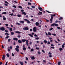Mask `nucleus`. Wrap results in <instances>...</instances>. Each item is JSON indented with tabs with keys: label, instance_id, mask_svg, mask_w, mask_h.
Segmentation results:
<instances>
[{
	"label": "nucleus",
	"instance_id": "1",
	"mask_svg": "<svg viewBox=\"0 0 65 65\" xmlns=\"http://www.w3.org/2000/svg\"><path fill=\"white\" fill-rule=\"evenodd\" d=\"M55 26H58V24H56L55 23H54L51 25V26H52L53 27H55Z\"/></svg>",
	"mask_w": 65,
	"mask_h": 65
},
{
	"label": "nucleus",
	"instance_id": "2",
	"mask_svg": "<svg viewBox=\"0 0 65 65\" xmlns=\"http://www.w3.org/2000/svg\"><path fill=\"white\" fill-rule=\"evenodd\" d=\"M23 29L25 30H29V28L27 27H25L24 28H23Z\"/></svg>",
	"mask_w": 65,
	"mask_h": 65
},
{
	"label": "nucleus",
	"instance_id": "3",
	"mask_svg": "<svg viewBox=\"0 0 65 65\" xmlns=\"http://www.w3.org/2000/svg\"><path fill=\"white\" fill-rule=\"evenodd\" d=\"M24 21H27V23H28V24H29L30 23V22L29 21V20L27 19H24Z\"/></svg>",
	"mask_w": 65,
	"mask_h": 65
},
{
	"label": "nucleus",
	"instance_id": "4",
	"mask_svg": "<svg viewBox=\"0 0 65 65\" xmlns=\"http://www.w3.org/2000/svg\"><path fill=\"white\" fill-rule=\"evenodd\" d=\"M0 30H2V31H4L5 30V28L3 27H2L0 28Z\"/></svg>",
	"mask_w": 65,
	"mask_h": 65
},
{
	"label": "nucleus",
	"instance_id": "5",
	"mask_svg": "<svg viewBox=\"0 0 65 65\" xmlns=\"http://www.w3.org/2000/svg\"><path fill=\"white\" fill-rule=\"evenodd\" d=\"M36 30H37V28L36 27H35L33 28V31L34 32H36Z\"/></svg>",
	"mask_w": 65,
	"mask_h": 65
},
{
	"label": "nucleus",
	"instance_id": "6",
	"mask_svg": "<svg viewBox=\"0 0 65 65\" xmlns=\"http://www.w3.org/2000/svg\"><path fill=\"white\" fill-rule=\"evenodd\" d=\"M38 9H39L40 11H42V9H42V8L41 7H39Z\"/></svg>",
	"mask_w": 65,
	"mask_h": 65
},
{
	"label": "nucleus",
	"instance_id": "7",
	"mask_svg": "<svg viewBox=\"0 0 65 65\" xmlns=\"http://www.w3.org/2000/svg\"><path fill=\"white\" fill-rule=\"evenodd\" d=\"M15 50L17 52H19V49L18 48H15Z\"/></svg>",
	"mask_w": 65,
	"mask_h": 65
},
{
	"label": "nucleus",
	"instance_id": "8",
	"mask_svg": "<svg viewBox=\"0 0 65 65\" xmlns=\"http://www.w3.org/2000/svg\"><path fill=\"white\" fill-rule=\"evenodd\" d=\"M2 59L3 60H5V55H4L3 56Z\"/></svg>",
	"mask_w": 65,
	"mask_h": 65
},
{
	"label": "nucleus",
	"instance_id": "9",
	"mask_svg": "<svg viewBox=\"0 0 65 65\" xmlns=\"http://www.w3.org/2000/svg\"><path fill=\"white\" fill-rule=\"evenodd\" d=\"M9 15H11V16H12V15H13V16H14V17H15L16 15H13V13H11V14H9Z\"/></svg>",
	"mask_w": 65,
	"mask_h": 65
},
{
	"label": "nucleus",
	"instance_id": "10",
	"mask_svg": "<svg viewBox=\"0 0 65 65\" xmlns=\"http://www.w3.org/2000/svg\"><path fill=\"white\" fill-rule=\"evenodd\" d=\"M13 40H16V41H17V40H18V39L17 38H13Z\"/></svg>",
	"mask_w": 65,
	"mask_h": 65
},
{
	"label": "nucleus",
	"instance_id": "11",
	"mask_svg": "<svg viewBox=\"0 0 65 65\" xmlns=\"http://www.w3.org/2000/svg\"><path fill=\"white\" fill-rule=\"evenodd\" d=\"M26 43L27 45H29V43H28V40H26Z\"/></svg>",
	"mask_w": 65,
	"mask_h": 65
},
{
	"label": "nucleus",
	"instance_id": "12",
	"mask_svg": "<svg viewBox=\"0 0 65 65\" xmlns=\"http://www.w3.org/2000/svg\"><path fill=\"white\" fill-rule=\"evenodd\" d=\"M53 19H50V21H51V22H50V24H52V23H53Z\"/></svg>",
	"mask_w": 65,
	"mask_h": 65
},
{
	"label": "nucleus",
	"instance_id": "13",
	"mask_svg": "<svg viewBox=\"0 0 65 65\" xmlns=\"http://www.w3.org/2000/svg\"><path fill=\"white\" fill-rule=\"evenodd\" d=\"M39 25V23L38 22H36V25L37 26H38V25Z\"/></svg>",
	"mask_w": 65,
	"mask_h": 65
},
{
	"label": "nucleus",
	"instance_id": "14",
	"mask_svg": "<svg viewBox=\"0 0 65 65\" xmlns=\"http://www.w3.org/2000/svg\"><path fill=\"white\" fill-rule=\"evenodd\" d=\"M15 32L16 33H18V34H21V32L19 31H16Z\"/></svg>",
	"mask_w": 65,
	"mask_h": 65
},
{
	"label": "nucleus",
	"instance_id": "15",
	"mask_svg": "<svg viewBox=\"0 0 65 65\" xmlns=\"http://www.w3.org/2000/svg\"><path fill=\"white\" fill-rule=\"evenodd\" d=\"M31 59L32 60H34L35 59V57L34 56H32L31 57Z\"/></svg>",
	"mask_w": 65,
	"mask_h": 65
},
{
	"label": "nucleus",
	"instance_id": "16",
	"mask_svg": "<svg viewBox=\"0 0 65 65\" xmlns=\"http://www.w3.org/2000/svg\"><path fill=\"white\" fill-rule=\"evenodd\" d=\"M18 42L19 43H22V41L20 40H18Z\"/></svg>",
	"mask_w": 65,
	"mask_h": 65
},
{
	"label": "nucleus",
	"instance_id": "17",
	"mask_svg": "<svg viewBox=\"0 0 65 65\" xmlns=\"http://www.w3.org/2000/svg\"><path fill=\"white\" fill-rule=\"evenodd\" d=\"M22 14H24L25 15H26V13L25 12H22Z\"/></svg>",
	"mask_w": 65,
	"mask_h": 65
},
{
	"label": "nucleus",
	"instance_id": "18",
	"mask_svg": "<svg viewBox=\"0 0 65 65\" xmlns=\"http://www.w3.org/2000/svg\"><path fill=\"white\" fill-rule=\"evenodd\" d=\"M28 35H29L30 36V37H33V35H31L30 34H29L28 33Z\"/></svg>",
	"mask_w": 65,
	"mask_h": 65
},
{
	"label": "nucleus",
	"instance_id": "19",
	"mask_svg": "<svg viewBox=\"0 0 65 65\" xmlns=\"http://www.w3.org/2000/svg\"><path fill=\"white\" fill-rule=\"evenodd\" d=\"M20 63L21 65H24V63H23L22 62L20 61Z\"/></svg>",
	"mask_w": 65,
	"mask_h": 65
},
{
	"label": "nucleus",
	"instance_id": "20",
	"mask_svg": "<svg viewBox=\"0 0 65 65\" xmlns=\"http://www.w3.org/2000/svg\"><path fill=\"white\" fill-rule=\"evenodd\" d=\"M61 20H63V18L62 17H61L60 18H59V21H61Z\"/></svg>",
	"mask_w": 65,
	"mask_h": 65
},
{
	"label": "nucleus",
	"instance_id": "21",
	"mask_svg": "<svg viewBox=\"0 0 65 65\" xmlns=\"http://www.w3.org/2000/svg\"><path fill=\"white\" fill-rule=\"evenodd\" d=\"M44 43L45 44H46V43H47V41L46 40H44Z\"/></svg>",
	"mask_w": 65,
	"mask_h": 65
},
{
	"label": "nucleus",
	"instance_id": "22",
	"mask_svg": "<svg viewBox=\"0 0 65 65\" xmlns=\"http://www.w3.org/2000/svg\"><path fill=\"white\" fill-rule=\"evenodd\" d=\"M18 7L19 8H21V9H23V7H22L20 6H19Z\"/></svg>",
	"mask_w": 65,
	"mask_h": 65
},
{
	"label": "nucleus",
	"instance_id": "23",
	"mask_svg": "<svg viewBox=\"0 0 65 65\" xmlns=\"http://www.w3.org/2000/svg\"><path fill=\"white\" fill-rule=\"evenodd\" d=\"M6 56H7V57H9L10 55H9V54H8V53L7 54Z\"/></svg>",
	"mask_w": 65,
	"mask_h": 65
},
{
	"label": "nucleus",
	"instance_id": "24",
	"mask_svg": "<svg viewBox=\"0 0 65 65\" xmlns=\"http://www.w3.org/2000/svg\"><path fill=\"white\" fill-rule=\"evenodd\" d=\"M20 23L21 24H24V22L23 21H21Z\"/></svg>",
	"mask_w": 65,
	"mask_h": 65
},
{
	"label": "nucleus",
	"instance_id": "25",
	"mask_svg": "<svg viewBox=\"0 0 65 65\" xmlns=\"http://www.w3.org/2000/svg\"><path fill=\"white\" fill-rule=\"evenodd\" d=\"M3 19L4 20H6V18H5L4 16H3Z\"/></svg>",
	"mask_w": 65,
	"mask_h": 65
},
{
	"label": "nucleus",
	"instance_id": "26",
	"mask_svg": "<svg viewBox=\"0 0 65 65\" xmlns=\"http://www.w3.org/2000/svg\"><path fill=\"white\" fill-rule=\"evenodd\" d=\"M22 42H25V41H26V39L24 40V39H23L22 40Z\"/></svg>",
	"mask_w": 65,
	"mask_h": 65
},
{
	"label": "nucleus",
	"instance_id": "27",
	"mask_svg": "<svg viewBox=\"0 0 65 65\" xmlns=\"http://www.w3.org/2000/svg\"><path fill=\"white\" fill-rule=\"evenodd\" d=\"M48 35H52V34L50 32H48Z\"/></svg>",
	"mask_w": 65,
	"mask_h": 65
},
{
	"label": "nucleus",
	"instance_id": "28",
	"mask_svg": "<svg viewBox=\"0 0 65 65\" xmlns=\"http://www.w3.org/2000/svg\"><path fill=\"white\" fill-rule=\"evenodd\" d=\"M7 13L6 12H3L2 13V14H6V13Z\"/></svg>",
	"mask_w": 65,
	"mask_h": 65
},
{
	"label": "nucleus",
	"instance_id": "29",
	"mask_svg": "<svg viewBox=\"0 0 65 65\" xmlns=\"http://www.w3.org/2000/svg\"><path fill=\"white\" fill-rule=\"evenodd\" d=\"M52 30H54V28H50L49 29L50 31H52Z\"/></svg>",
	"mask_w": 65,
	"mask_h": 65
},
{
	"label": "nucleus",
	"instance_id": "30",
	"mask_svg": "<svg viewBox=\"0 0 65 65\" xmlns=\"http://www.w3.org/2000/svg\"><path fill=\"white\" fill-rule=\"evenodd\" d=\"M17 16L18 17H19V18H20L21 17V15L20 14H18L17 15Z\"/></svg>",
	"mask_w": 65,
	"mask_h": 65
},
{
	"label": "nucleus",
	"instance_id": "31",
	"mask_svg": "<svg viewBox=\"0 0 65 65\" xmlns=\"http://www.w3.org/2000/svg\"><path fill=\"white\" fill-rule=\"evenodd\" d=\"M39 13L40 14H42V12L40 11H39Z\"/></svg>",
	"mask_w": 65,
	"mask_h": 65
},
{
	"label": "nucleus",
	"instance_id": "32",
	"mask_svg": "<svg viewBox=\"0 0 65 65\" xmlns=\"http://www.w3.org/2000/svg\"><path fill=\"white\" fill-rule=\"evenodd\" d=\"M28 5H31V4L29 2L28 3Z\"/></svg>",
	"mask_w": 65,
	"mask_h": 65
},
{
	"label": "nucleus",
	"instance_id": "33",
	"mask_svg": "<svg viewBox=\"0 0 65 65\" xmlns=\"http://www.w3.org/2000/svg\"><path fill=\"white\" fill-rule=\"evenodd\" d=\"M30 51H31V52H34V49L32 48L31 49Z\"/></svg>",
	"mask_w": 65,
	"mask_h": 65
},
{
	"label": "nucleus",
	"instance_id": "34",
	"mask_svg": "<svg viewBox=\"0 0 65 65\" xmlns=\"http://www.w3.org/2000/svg\"><path fill=\"white\" fill-rule=\"evenodd\" d=\"M9 38V36L8 35L5 38L6 39H7V38Z\"/></svg>",
	"mask_w": 65,
	"mask_h": 65
},
{
	"label": "nucleus",
	"instance_id": "35",
	"mask_svg": "<svg viewBox=\"0 0 65 65\" xmlns=\"http://www.w3.org/2000/svg\"><path fill=\"white\" fill-rule=\"evenodd\" d=\"M11 35H14V32H11Z\"/></svg>",
	"mask_w": 65,
	"mask_h": 65
},
{
	"label": "nucleus",
	"instance_id": "36",
	"mask_svg": "<svg viewBox=\"0 0 65 65\" xmlns=\"http://www.w3.org/2000/svg\"><path fill=\"white\" fill-rule=\"evenodd\" d=\"M26 48L25 47L24 48H23V51H24V50H26Z\"/></svg>",
	"mask_w": 65,
	"mask_h": 65
},
{
	"label": "nucleus",
	"instance_id": "37",
	"mask_svg": "<svg viewBox=\"0 0 65 65\" xmlns=\"http://www.w3.org/2000/svg\"><path fill=\"white\" fill-rule=\"evenodd\" d=\"M59 50L60 51H62V50H63V49L61 48H59Z\"/></svg>",
	"mask_w": 65,
	"mask_h": 65
},
{
	"label": "nucleus",
	"instance_id": "38",
	"mask_svg": "<svg viewBox=\"0 0 65 65\" xmlns=\"http://www.w3.org/2000/svg\"><path fill=\"white\" fill-rule=\"evenodd\" d=\"M9 30H10V31H12V28H10Z\"/></svg>",
	"mask_w": 65,
	"mask_h": 65
},
{
	"label": "nucleus",
	"instance_id": "39",
	"mask_svg": "<svg viewBox=\"0 0 65 65\" xmlns=\"http://www.w3.org/2000/svg\"><path fill=\"white\" fill-rule=\"evenodd\" d=\"M52 35H53L54 36H56V35L55 34H52Z\"/></svg>",
	"mask_w": 65,
	"mask_h": 65
},
{
	"label": "nucleus",
	"instance_id": "40",
	"mask_svg": "<svg viewBox=\"0 0 65 65\" xmlns=\"http://www.w3.org/2000/svg\"><path fill=\"white\" fill-rule=\"evenodd\" d=\"M36 50H39V47H36Z\"/></svg>",
	"mask_w": 65,
	"mask_h": 65
},
{
	"label": "nucleus",
	"instance_id": "41",
	"mask_svg": "<svg viewBox=\"0 0 65 65\" xmlns=\"http://www.w3.org/2000/svg\"><path fill=\"white\" fill-rule=\"evenodd\" d=\"M43 61L44 63H46V60H43Z\"/></svg>",
	"mask_w": 65,
	"mask_h": 65
},
{
	"label": "nucleus",
	"instance_id": "42",
	"mask_svg": "<svg viewBox=\"0 0 65 65\" xmlns=\"http://www.w3.org/2000/svg\"><path fill=\"white\" fill-rule=\"evenodd\" d=\"M13 7H14V8H17V7L15 6V5H13L12 6Z\"/></svg>",
	"mask_w": 65,
	"mask_h": 65
},
{
	"label": "nucleus",
	"instance_id": "43",
	"mask_svg": "<svg viewBox=\"0 0 65 65\" xmlns=\"http://www.w3.org/2000/svg\"><path fill=\"white\" fill-rule=\"evenodd\" d=\"M57 29L59 30H60L61 29V28L60 27H57Z\"/></svg>",
	"mask_w": 65,
	"mask_h": 65
},
{
	"label": "nucleus",
	"instance_id": "44",
	"mask_svg": "<svg viewBox=\"0 0 65 65\" xmlns=\"http://www.w3.org/2000/svg\"><path fill=\"white\" fill-rule=\"evenodd\" d=\"M10 40H11V39H9L8 40V42H10Z\"/></svg>",
	"mask_w": 65,
	"mask_h": 65
},
{
	"label": "nucleus",
	"instance_id": "45",
	"mask_svg": "<svg viewBox=\"0 0 65 65\" xmlns=\"http://www.w3.org/2000/svg\"><path fill=\"white\" fill-rule=\"evenodd\" d=\"M60 64H61V62H59L58 63V65H60Z\"/></svg>",
	"mask_w": 65,
	"mask_h": 65
},
{
	"label": "nucleus",
	"instance_id": "46",
	"mask_svg": "<svg viewBox=\"0 0 65 65\" xmlns=\"http://www.w3.org/2000/svg\"><path fill=\"white\" fill-rule=\"evenodd\" d=\"M34 36L35 37H38V36H37V35L36 34L34 35Z\"/></svg>",
	"mask_w": 65,
	"mask_h": 65
},
{
	"label": "nucleus",
	"instance_id": "47",
	"mask_svg": "<svg viewBox=\"0 0 65 65\" xmlns=\"http://www.w3.org/2000/svg\"><path fill=\"white\" fill-rule=\"evenodd\" d=\"M47 44H50V42L48 41H47Z\"/></svg>",
	"mask_w": 65,
	"mask_h": 65
},
{
	"label": "nucleus",
	"instance_id": "48",
	"mask_svg": "<svg viewBox=\"0 0 65 65\" xmlns=\"http://www.w3.org/2000/svg\"><path fill=\"white\" fill-rule=\"evenodd\" d=\"M46 11L47 12H48V13H52V12L48 11L47 10H46Z\"/></svg>",
	"mask_w": 65,
	"mask_h": 65
},
{
	"label": "nucleus",
	"instance_id": "49",
	"mask_svg": "<svg viewBox=\"0 0 65 65\" xmlns=\"http://www.w3.org/2000/svg\"><path fill=\"white\" fill-rule=\"evenodd\" d=\"M65 47V46L64 45H62V48H64V47Z\"/></svg>",
	"mask_w": 65,
	"mask_h": 65
},
{
	"label": "nucleus",
	"instance_id": "50",
	"mask_svg": "<svg viewBox=\"0 0 65 65\" xmlns=\"http://www.w3.org/2000/svg\"><path fill=\"white\" fill-rule=\"evenodd\" d=\"M16 48H19V46L18 45H17L16 46Z\"/></svg>",
	"mask_w": 65,
	"mask_h": 65
},
{
	"label": "nucleus",
	"instance_id": "51",
	"mask_svg": "<svg viewBox=\"0 0 65 65\" xmlns=\"http://www.w3.org/2000/svg\"><path fill=\"white\" fill-rule=\"evenodd\" d=\"M13 30L14 31L15 30V27H14L13 28Z\"/></svg>",
	"mask_w": 65,
	"mask_h": 65
},
{
	"label": "nucleus",
	"instance_id": "52",
	"mask_svg": "<svg viewBox=\"0 0 65 65\" xmlns=\"http://www.w3.org/2000/svg\"><path fill=\"white\" fill-rule=\"evenodd\" d=\"M17 24V25H20V24L19 23H18V22H17L16 23Z\"/></svg>",
	"mask_w": 65,
	"mask_h": 65
},
{
	"label": "nucleus",
	"instance_id": "53",
	"mask_svg": "<svg viewBox=\"0 0 65 65\" xmlns=\"http://www.w3.org/2000/svg\"><path fill=\"white\" fill-rule=\"evenodd\" d=\"M31 6L32 8H35V6Z\"/></svg>",
	"mask_w": 65,
	"mask_h": 65
},
{
	"label": "nucleus",
	"instance_id": "54",
	"mask_svg": "<svg viewBox=\"0 0 65 65\" xmlns=\"http://www.w3.org/2000/svg\"><path fill=\"white\" fill-rule=\"evenodd\" d=\"M5 35H9V34H8V33H6L5 34Z\"/></svg>",
	"mask_w": 65,
	"mask_h": 65
},
{
	"label": "nucleus",
	"instance_id": "55",
	"mask_svg": "<svg viewBox=\"0 0 65 65\" xmlns=\"http://www.w3.org/2000/svg\"><path fill=\"white\" fill-rule=\"evenodd\" d=\"M48 55H52V53L51 52H49L48 53Z\"/></svg>",
	"mask_w": 65,
	"mask_h": 65
},
{
	"label": "nucleus",
	"instance_id": "56",
	"mask_svg": "<svg viewBox=\"0 0 65 65\" xmlns=\"http://www.w3.org/2000/svg\"><path fill=\"white\" fill-rule=\"evenodd\" d=\"M18 37V38H20L21 37V36L20 35H18L17 36Z\"/></svg>",
	"mask_w": 65,
	"mask_h": 65
},
{
	"label": "nucleus",
	"instance_id": "57",
	"mask_svg": "<svg viewBox=\"0 0 65 65\" xmlns=\"http://www.w3.org/2000/svg\"><path fill=\"white\" fill-rule=\"evenodd\" d=\"M5 2L6 3H7V4H9V3L6 1H5Z\"/></svg>",
	"mask_w": 65,
	"mask_h": 65
},
{
	"label": "nucleus",
	"instance_id": "58",
	"mask_svg": "<svg viewBox=\"0 0 65 65\" xmlns=\"http://www.w3.org/2000/svg\"><path fill=\"white\" fill-rule=\"evenodd\" d=\"M46 21L47 22H49V20H47L46 19Z\"/></svg>",
	"mask_w": 65,
	"mask_h": 65
},
{
	"label": "nucleus",
	"instance_id": "59",
	"mask_svg": "<svg viewBox=\"0 0 65 65\" xmlns=\"http://www.w3.org/2000/svg\"><path fill=\"white\" fill-rule=\"evenodd\" d=\"M52 15L53 17H55V16H56V14H53L52 15Z\"/></svg>",
	"mask_w": 65,
	"mask_h": 65
},
{
	"label": "nucleus",
	"instance_id": "60",
	"mask_svg": "<svg viewBox=\"0 0 65 65\" xmlns=\"http://www.w3.org/2000/svg\"><path fill=\"white\" fill-rule=\"evenodd\" d=\"M35 38L37 40H38V39H39V38L38 37L37 38Z\"/></svg>",
	"mask_w": 65,
	"mask_h": 65
},
{
	"label": "nucleus",
	"instance_id": "61",
	"mask_svg": "<svg viewBox=\"0 0 65 65\" xmlns=\"http://www.w3.org/2000/svg\"><path fill=\"white\" fill-rule=\"evenodd\" d=\"M58 20H56L55 22L56 23H58Z\"/></svg>",
	"mask_w": 65,
	"mask_h": 65
},
{
	"label": "nucleus",
	"instance_id": "62",
	"mask_svg": "<svg viewBox=\"0 0 65 65\" xmlns=\"http://www.w3.org/2000/svg\"><path fill=\"white\" fill-rule=\"evenodd\" d=\"M26 60H28L29 59V58L27 57H26Z\"/></svg>",
	"mask_w": 65,
	"mask_h": 65
},
{
	"label": "nucleus",
	"instance_id": "63",
	"mask_svg": "<svg viewBox=\"0 0 65 65\" xmlns=\"http://www.w3.org/2000/svg\"><path fill=\"white\" fill-rule=\"evenodd\" d=\"M4 5H5V6H8V5L6 4H4Z\"/></svg>",
	"mask_w": 65,
	"mask_h": 65
},
{
	"label": "nucleus",
	"instance_id": "64",
	"mask_svg": "<svg viewBox=\"0 0 65 65\" xmlns=\"http://www.w3.org/2000/svg\"><path fill=\"white\" fill-rule=\"evenodd\" d=\"M51 48H53L54 49L55 48V47H51Z\"/></svg>",
	"mask_w": 65,
	"mask_h": 65
}]
</instances>
